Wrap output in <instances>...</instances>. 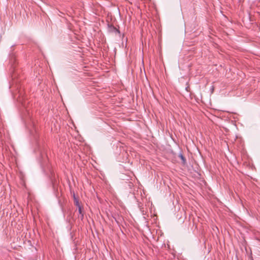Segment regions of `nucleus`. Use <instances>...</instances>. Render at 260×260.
<instances>
[{"label":"nucleus","mask_w":260,"mask_h":260,"mask_svg":"<svg viewBox=\"0 0 260 260\" xmlns=\"http://www.w3.org/2000/svg\"><path fill=\"white\" fill-rule=\"evenodd\" d=\"M109 28H110L111 31H114L116 33L120 34L119 30L118 29H117L114 26L111 25L110 26H109Z\"/></svg>","instance_id":"nucleus-1"},{"label":"nucleus","mask_w":260,"mask_h":260,"mask_svg":"<svg viewBox=\"0 0 260 260\" xmlns=\"http://www.w3.org/2000/svg\"><path fill=\"white\" fill-rule=\"evenodd\" d=\"M179 156V157L181 158V159L182 160V163L183 165H185L186 164L185 158L183 156V155L182 154H180Z\"/></svg>","instance_id":"nucleus-2"},{"label":"nucleus","mask_w":260,"mask_h":260,"mask_svg":"<svg viewBox=\"0 0 260 260\" xmlns=\"http://www.w3.org/2000/svg\"><path fill=\"white\" fill-rule=\"evenodd\" d=\"M78 207L79 213L80 215V217H81V219H82L83 218L84 214L82 213L81 207L79 206V207Z\"/></svg>","instance_id":"nucleus-3"},{"label":"nucleus","mask_w":260,"mask_h":260,"mask_svg":"<svg viewBox=\"0 0 260 260\" xmlns=\"http://www.w3.org/2000/svg\"><path fill=\"white\" fill-rule=\"evenodd\" d=\"M74 203H75V204L77 207L80 206V205L79 204V201H78V200L77 198H75V195H74Z\"/></svg>","instance_id":"nucleus-4"}]
</instances>
